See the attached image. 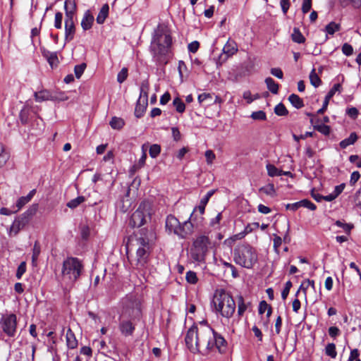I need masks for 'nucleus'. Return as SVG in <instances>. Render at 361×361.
<instances>
[{"label":"nucleus","mask_w":361,"mask_h":361,"mask_svg":"<svg viewBox=\"0 0 361 361\" xmlns=\"http://www.w3.org/2000/svg\"><path fill=\"white\" fill-rule=\"evenodd\" d=\"M172 37L167 27L159 24L154 30L151 44L150 52L154 61L159 66H164L169 62L171 53Z\"/></svg>","instance_id":"1"},{"label":"nucleus","mask_w":361,"mask_h":361,"mask_svg":"<svg viewBox=\"0 0 361 361\" xmlns=\"http://www.w3.org/2000/svg\"><path fill=\"white\" fill-rule=\"evenodd\" d=\"M83 265L81 261L73 257H68L63 262L61 281L66 286H71L79 279Z\"/></svg>","instance_id":"2"},{"label":"nucleus","mask_w":361,"mask_h":361,"mask_svg":"<svg viewBox=\"0 0 361 361\" xmlns=\"http://www.w3.org/2000/svg\"><path fill=\"white\" fill-rule=\"evenodd\" d=\"M235 262L246 269H252L257 262L258 255L254 247L249 244H242L235 248L233 252Z\"/></svg>","instance_id":"3"},{"label":"nucleus","mask_w":361,"mask_h":361,"mask_svg":"<svg viewBox=\"0 0 361 361\" xmlns=\"http://www.w3.org/2000/svg\"><path fill=\"white\" fill-rule=\"evenodd\" d=\"M151 219L152 204L149 201L144 200L132 214L129 220V226L131 228H139L150 221Z\"/></svg>","instance_id":"4"},{"label":"nucleus","mask_w":361,"mask_h":361,"mask_svg":"<svg viewBox=\"0 0 361 361\" xmlns=\"http://www.w3.org/2000/svg\"><path fill=\"white\" fill-rule=\"evenodd\" d=\"M213 302L216 310L220 312L222 317L231 318L233 315L236 306L235 301L230 294L224 290H221L219 297Z\"/></svg>","instance_id":"5"},{"label":"nucleus","mask_w":361,"mask_h":361,"mask_svg":"<svg viewBox=\"0 0 361 361\" xmlns=\"http://www.w3.org/2000/svg\"><path fill=\"white\" fill-rule=\"evenodd\" d=\"M137 244L139 245L136 252L137 265L144 267L147 263L150 253L147 229L142 228L140 230V236L137 238Z\"/></svg>","instance_id":"6"},{"label":"nucleus","mask_w":361,"mask_h":361,"mask_svg":"<svg viewBox=\"0 0 361 361\" xmlns=\"http://www.w3.org/2000/svg\"><path fill=\"white\" fill-rule=\"evenodd\" d=\"M141 316L140 302L133 298H127L123 301V309L120 319L139 321Z\"/></svg>","instance_id":"7"},{"label":"nucleus","mask_w":361,"mask_h":361,"mask_svg":"<svg viewBox=\"0 0 361 361\" xmlns=\"http://www.w3.org/2000/svg\"><path fill=\"white\" fill-rule=\"evenodd\" d=\"M203 220V216H197V214H195V213L192 212L190 218L181 224L179 238L185 239L188 236L190 235L193 233L195 225V226L201 225Z\"/></svg>","instance_id":"8"},{"label":"nucleus","mask_w":361,"mask_h":361,"mask_svg":"<svg viewBox=\"0 0 361 361\" xmlns=\"http://www.w3.org/2000/svg\"><path fill=\"white\" fill-rule=\"evenodd\" d=\"M1 327L4 333L9 337H14L17 329V317L15 314H10L2 318Z\"/></svg>","instance_id":"9"},{"label":"nucleus","mask_w":361,"mask_h":361,"mask_svg":"<svg viewBox=\"0 0 361 361\" xmlns=\"http://www.w3.org/2000/svg\"><path fill=\"white\" fill-rule=\"evenodd\" d=\"M199 330L196 325H192L187 331L186 336L185 338V341L186 346L189 349V350L194 354L201 353L200 350H198V348L196 344L197 338H198Z\"/></svg>","instance_id":"10"},{"label":"nucleus","mask_w":361,"mask_h":361,"mask_svg":"<svg viewBox=\"0 0 361 361\" xmlns=\"http://www.w3.org/2000/svg\"><path fill=\"white\" fill-rule=\"evenodd\" d=\"M238 51V47L235 41L228 40L223 48V53L219 56L217 65H221L226 62L228 59L234 55Z\"/></svg>","instance_id":"11"},{"label":"nucleus","mask_w":361,"mask_h":361,"mask_svg":"<svg viewBox=\"0 0 361 361\" xmlns=\"http://www.w3.org/2000/svg\"><path fill=\"white\" fill-rule=\"evenodd\" d=\"M180 225L179 220L174 215L169 214L166 216L165 228L169 234L173 233L179 238Z\"/></svg>","instance_id":"12"},{"label":"nucleus","mask_w":361,"mask_h":361,"mask_svg":"<svg viewBox=\"0 0 361 361\" xmlns=\"http://www.w3.org/2000/svg\"><path fill=\"white\" fill-rule=\"evenodd\" d=\"M136 321L120 319L119 330L122 335L125 336H132L135 329Z\"/></svg>","instance_id":"13"},{"label":"nucleus","mask_w":361,"mask_h":361,"mask_svg":"<svg viewBox=\"0 0 361 361\" xmlns=\"http://www.w3.org/2000/svg\"><path fill=\"white\" fill-rule=\"evenodd\" d=\"M29 221H28L27 218L25 217V216L20 215L17 216L10 228V235L13 234L16 235L20 230L24 228Z\"/></svg>","instance_id":"14"},{"label":"nucleus","mask_w":361,"mask_h":361,"mask_svg":"<svg viewBox=\"0 0 361 361\" xmlns=\"http://www.w3.org/2000/svg\"><path fill=\"white\" fill-rule=\"evenodd\" d=\"M213 334L214 329L210 326H207L199 331L198 338H197L196 341L198 350H200V347L202 344L207 345L209 337L212 336Z\"/></svg>","instance_id":"15"},{"label":"nucleus","mask_w":361,"mask_h":361,"mask_svg":"<svg viewBox=\"0 0 361 361\" xmlns=\"http://www.w3.org/2000/svg\"><path fill=\"white\" fill-rule=\"evenodd\" d=\"M341 85L339 83L334 84L332 88L329 90L324 98V101L323 102L322 106L319 109L317 114H323L327 109L329 102L330 99L334 97L336 92H341Z\"/></svg>","instance_id":"16"},{"label":"nucleus","mask_w":361,"mask_h":361,"mask_svg":"<svg viewBox=\"0 0 361 361\" xmlns=\"http://www.w3.org/2000/svg\"><path fill=\"white\" fill-rule=\"evenodd\" d=\"M210 245V240L208 236L201 235L197 238L193 242L195 250L199 253H204L207 251L208 246Z\"/></svg>","instance_id":"17"},{"label":"nucleus","mask_w":361,"mask_h":361,"mask_svg":"<svg viewBox=\"0 0 361 361\" xmlns=\"http://www.w3.org/2000/svg\"><path fill=\"white\" fill-rule=\"evenodd\" d=\"M66 13L65 22L74 23L73 17L76 11V4L74 0H66L64 3Z\"/></svg>","instance_id":"18"},{"label":"nucleus","mask_w":361,"mask_h":361,"mask_svg":"<svg viewBox=\"0 0 361 361\" xmlns=\"http://www.w3.org/2000/svg\"><path fill=\"white\" fill-rule=\"evenodd\" d=\"M42 55L45 58L51 68L56 67L59 63L57 52H51L44 47H40Z\"/></svg>","instance_id":"19"},{"label":"nucleus","mask_w":361,"mask_h":361,"mask_svg":"<svg viewBox=\"0 0 361 361\" xmlns=\"http://www.w3.org/2000/svg\"><path fill=\"white\" fill-rule=\"evenodd\" d=\"M214 348H216L220 353L226 352L227 348V341L226 339L219 333L214 330Z\"/></svg>","instance_id":"20"},{"label":"nucleus","mask_w":361,"mask_h":361,"mask_svg":"<svg viewBox=\"0 0 361 361\" xmlns=\"http://www.w3.org/2000/svg\"><path fill=\"white\" fill-rule=\"evenodd\" d=\"M238 304V316L241 317L245 312L251 307L252 304L250 301H246L243 295H238L237 297Z\"/></svg>","instance_id":"21"},{"label":"nucleus","mask_w":361,"mask_h":361,"mask_svg":"<svg viewBox=\"0 0 361 361\" xmlns=\"http://www.w3.org/2000/svg\"><path fill=\"white\" fill-rule=\"evenodd\" d=\"M35 99L36 102H41L47 100L54 101L57 99L56 96H54L51 94V92L47 90H42L39 92H35L34 93Z\"/></svg>","instance_id":"22"},{"label":"nucleus","mask_w":361,"mask_h":361,"mask_svg":"<svg viewBox=\"0 0 361 361\" xmlns=\"http://www.w3.org/2000/svg\"><path fill=\"white\" fill-rule=\"evenodd\" d=\"M94 20V16L90 11L89 10L86 11L81 21V26L82 29L85 31L90 30L93 25Z\"/></svg>","instance_id":"23"},{"label":"nucleus","mask_w":361,"mask_h":361,"mask_svg":"<svg viewBox=\"0 0 361 361\" xmlns=\"http://www.w3.org/2000/svg\"><path fill=\"white\" fill-rule=\"evenodd\" d=\"M75 26L74 23L65 22V44L74 38Z\"/></svg>","instance_id":"24"},{"label":"nucleus","mask_w":361,"mask_h":361,"mask_svg":"<svg viewBox=\"0 0 361 361\" xmlns=\"http://www.w3.org/2000/svg\"><path fill=\"white\" fill-rule=\"evenodd\" d=\"M149 90V84L148 80H143L140 87V97L137 100L139 102H147L148 101V91Z\"/></svg>","instance_id":"25"},{"label":"nucleus","mask_w":361,"mask_h":361,"mask_svg":"<svg viewBox=\"0 0 361 361\" xmlns=\"http://www.w3.org/2000/svg\"><path fill=\"white\" fill-rule=\"evenodd\" d=\"M36 194V189H33L26 196L20 197L16 202L17 211L20 210L24 205L28 203Z\"/></svg>","instance_id":"26"},{"label":"nucleus","mask_w":361,"mask_h":361,"mask_svg":"<svg viewBox=\"0 0 361 361\" xmlns=\"http://www.w3.org/2000/svg\"><path fill=\"white\" fill-rule=\"evenodd\" d=\"M109 11V5L107 4H104L102 6V7L101 8V9L97 16V18H96L97 23L98 24L101 25L104 23L105 20L108 17Z\"/></svg>","instance_id":"27"},{"label":"nucleus","mask_w":361,"mask_h":361,"mask_svg":"<svg viewBox=\"0 0 361 361\" xmlns=\"http://www.w3.org/2000/svg\"><path fill=\"white\" fill-rule=\"evenodd\" d=\"M358 139L356 133L353 132L350 136L340 142L339 145L341 148L345 149L349 145H353Z\"/></svg>","instance_id":"28"},{"label":"nucleus","mask_w":361,"mask_h":361,"mask_svg":"<svg viewBox=\"0 0 361 361\" xmlns=\"http://www.w3.org/2000/svg\"><path fill=\"white\" fill-rule=\"evenodd\" d=\"M67 345L71 349H74L78 345V341L75 338L74 333L69 328L66 333Z\"/></svg>","instance_id":"29"},{"label":"nucleus","mask_w":361,"mask_h":361,"mask_svg":"<svg viewBox=\"0 0 361 361\" xmlns=\"http://www.w3.org/2000/svg\"><path fill=\"white\" fill-rule=\"evenodd\" d=\"M109 125L113 129L120 130L125 126V121L122 118L113 116L109 122Z\"/></svg>","instance_id":"30"},{"label":"nucleus","mask_w":361,"mask_h":361,"mask_svg":"<svg viewBox=\"0 0 361 361\" xmlns=\"http://www.w3.org/2000/svg\"><path fill=\"white\" fill-rule=\"evenodd\" d=\"M288 100L290 102V104L298 109H301L304 106L303 100L295 94H291L288 97Z\"/></svg>","instance_id":"31"},{"label":"nucleus","mask_w":361,"mask_h":361,"mask_svg":"<svg viewBox=\"0 0 361 361\" xmlns=\"http://www.w3.org/2000/svg\"><path fill=\"white\" fill-rule=\"evenodd\" d=\"M265 83L268 90L274 94H278L279 85L276 83L272 78H267L265 79Z\"/></svg>","instance_id":"32"},{"label":"nucleus","mask_w":361,"mask_h":361,"mask_svg":"<svg viewBox=\"0 0 361 361\" xmlns=\"http://www.w3.org/2000/svg\"><path fill=\"white\" fill-rule=\"evenodd\" d=\"M292 40L298 44H302L305 42V37L300 31L299 28L294 27L291 35Z\"/></svg>","instance_id":"33"},{"label":"nucleus","mask_w":361,"mask_h":361,"mask_svg":"<svg viewBox=\"0 0 361 361\" xmlns=\"http://www.w3.org/2000/svg\"><path fill=\"white\" fill-rule=\"evenodd\" d=\"M147 106V102H139V100H137V104H136V106H135V117L137 118H141L145 110H146V108Z\"/></svg>","instance_id":"34"},{"label":"nucleus","mask_w":361,"mask_h":361,"mask_svg":"<svg viewBox=\"0 0 361 361\" xmlns=\"http://www.w3.org/2000/svg\"><path fill=\"white\" fill-rule=\"evenodd\" d=\"M310 81L312 86L318 87L322 84V80L317 74L315 68H313L310 73Z\"/></svg>","instance_id":"35"},{"label":"nucleus","mask_w":361,"mask_h":361,"mask_svg":"<svg viewBox=\"0 0 361 361\" xmlns=\"http://www.w3.org/2000/svg\"><path fill=\"white\" fill-rule=\"evenodd\" d=\"M268 175L271 177L282 176L283 171L277 169L274 165L268 164L266 166Z\"/></svg>","instance_id":"36"},{"label":"nucleus","mask_w":361,"mask_h":361,"mask_svg":"<svg viewBox=\"0 0 361 361\" xmlns=\"http://www.w3.org/2000/svg\"><path fill=\"white\" fill-rule=\"evenodd\" d=\"M173 105L178 113H183L185 110V105L180 98L176 97L173 101Z\"/></svg>","instance_id":"37"},{"label":"nucleus","mask_w":361,"mask_h":361,"mask_svg":"<svg viewBox=\"0 0 361 361\" xmlns=\"http://www.w3.org/2000/svg\"><path fill=\"white\" fill-rule=\"evenodd\" d=\"M30 117V109L27 107H24L20 112L19 118L22 123V124L25 125L29 121Z\"/></svg>","instance_id":"38"},{"label":"nucleus","mask_w":361,"mask_h":361,"mask_svg":"<svg viewBox=\"0 0 361 361\" xmlns=\"http://www.w3.org/2000/svg\"><path fill=\"white\" fill-rule=\"evenodd\" d=\"M325 353L331 358H336L337 355L336 345L333 343H328L325 348Z\"/></svg>","instance_id":"39"},{"label":"nucleus","mask_w":361,"mask_h":361,"mask_svg":"<svg viewBox=\"0 0 361 361\" xmlns=\"http://www.w3.org/2000/svg\"><path fill=\"white\" fill-rule=\"evenodd\" d=\"M85 198L83 196H78V197L71 200L67 203V207L71 209H75L78 207L81 203L85 202Z\"/></svg>","instance_id":"40"},{"label":"nucleus","mask_w":361,"mask_h":361,"mask_svg":"<svg viewBox=\"0 0 361 361\" xmlns=\"http://www.w3.org/2000/svg\"><path fill=\"white\" fill-rule=\"evenodd\" d=\"M314 130L319 131L324 135H329L331 132L330 126L325 124H315L314 125Z\"/></svg>","instance_id":"41"},{"label":"nucleus","mask_w":361,"mask_h":361,"mask_svg":"<svg viewBox=\"0 0 361 361\" xmlns=\"http://www.w3.org/2000/svg\"><path fill=\"white\" fill-rule=\"evenodd\" d=\"M335 225L337 226L339 228H341L343 229V231L347 233V234H350V231L353 228L354 226L351 224H347V223H345L342 221H340V220H337L336 222H335Z\"/></svg>","instance_id":"42"},{"label":"nucleus","mask_w":361,"mask_h":361,"mask_svg":"<svg viewBox=\"0 0 361 361\" xmlns=\"http://www.w3.org/2000/svg\"><path fill=\"white\" fill-rule=\"evenodd\" d=\"M274 113L279 116H286L288 111L283 103L278 104L274 108Z\"/></svg>","instance_id":"43"},{"label":"nucleus","mask_w":361,"mask_h":361,"mask_svg":"<svg viewBox=\"0 0 361 361\" xmlns=\"http://www.w3.org/2000/svg\"><path fill=\"white\" fill-rule=\"evenodd\" d=\"M9 156L5 151L4 145L0 143V168L2 167L8 161Z\"/></svg>","instance_id":"44"},{"label":"nucleus","mask_w":361,"mask_h":361,"mask_svg":"<svg viewBox=\"0 0 361 361\" xmlns=\"http://www.w3.org/2000/svg\"><path fill=\"white\" fill-rule=\"evenodd\" d=\"M38 209V204H33L26 212L21 215L25 216L30 221L32 216H34Z\"/></svg>","instance_id":"45"},{"label":"nucleus","mask_w":361,"mask_h":361,"mask_svg":"<svg viewBox=\"0 0 361 361\" xmlns=\"http://www.w3.org/2000/svg\"><path fill=\"white\" fill-rule=\"evenodd\" d=\"M340 30V25L335 22H331L326 27L325 30L329 35H334L336 31Z\"/></svg>","instance_id":"46"},{"label":"nucleus","mask_w":361,"mask_h":361,"mask_svg":"<svg viewBox=\"0 0 361 361\" xmlns=\"http://www.w3.org/2000/svg\"><path fill=\"white\" fill-rule=\"evenodd\" d=\"M161 152V146L158 144H153L149 147V154L152 158H156Z\"/></svg>","instance_id":"47"},{"label":"nucleus","mask_w":361,"mask_h":361,"mask_svg":"<svg viewBox=\"0 0 361 361\" xmlns=\"http://www.w3.org/2000/svg\"><path fill=\"white\" fill-rule=\"evenodd\" d=\"M128 69L123 67L117 75V82L120 84L123 83L128 78Z\"/></svg>","instance_id":"48"},{"label":"nucleus","mask_w":361,"mask_h":361,"mask_svg":"<svg viewBox=\"0 0 361 361\" xmlns=\"http://www.w3.org/2000/svg\"><path fill=\"white\" fill-rule=\"evenodd\" d=\"M185 279H186L187 282L190 284H195V283H197V282L198 281L197 274L193 271H188L186 273Z\"/></svg>","instance_id":"49"},{"label":"nucleus","mask_w":361,"mask_h":361,"mask_svg":"<svg viewBox=\"0 0 361 361\" xmlns=\"http://www.w3.org/2000/svg\"><path fill=\"white\" fill-rule=\"evenodd\" d=\"M259 191L263 192L267 195L273 196L275 193L274 185L272 183H269L268 185L262 187L259 189Z\"/></svg>","instance_id":"50"},{"label":"nucleus","mask_w":361,"mask_h":361,"mask_svg":"<svg viewBox=\"0 0 361 361\" xmlns=\"http://www.w3.org/2000/svg\"><path fill=\"white\" fill-rule=\"evenodd\" d=\"M86 63H82L79 65H76L74 68V73L75 75V77L77 78H80L82 75L83 74L85 68H86Z\"/></svg>","instance_id":"51"},{"label":"nucleus","mask_w":361,"mask_h":361,"mask_svg":"<svg viewBox=\"0 0 361 361\" xmlns=\"http://www.w3.org/2000/svg\"><path fill=\"white\" fill-rule=\"evenodd\" d=\"M41 248L39 243L36 241L34 244L33 248H32V261L34 263L37 261L39 254H40Z\"/></svg>","instance_id":"52"},{"label":"nucleus","mask_w":361,"mask_h":361,"mask_svg":"<svg viewBox=\"0 0 361 361\" xmlns=\"http://www.w3.org/2000/svg\"><path fill=\"white\" fill-rule=\"evenodd\" d=\"M251 118L254 120L265 121L267 119V115L263 111H257L252 113Z\"/></svg>","instance_id":"53"},{"label":"nucleus","mask_w":361,"mask_h":361,"mask_svg":"<svg viewBox=\"0 0 361 361\" xmlns=\"http://www.w3.org/2000/svg\"><path fill=\"white\" fill-rule=\"evenodd\" d=\"M300 207H303L307 208L312 211H314L317 209V206L307 199H304L300 201Z\"/></svg>","instance_id":"54"},{"label":"nucleus","mask_w":361,"mask_h":361,"mask_svg":"<svg viewBox=\"0 0 361 361\" xmlns=\"http://www.w3.org/2000/svg\"><path fill=\"white\" fill-rule=\"evenodd\" d=\"M25 271H26V262H22L18 267V269L16 271V278L18 279H20L22 278L23 275L25 273Z\"/></svg>","instance_id":"55"},{"label":"nucleus","mask_w":361,"mask_h":361,"mask_svg":"<svg viewBox=\"0 0 361 361\" xmlns=\"http://www.w3.org/2000/svg\"><path fill=\"white\" fill-rule=\"evenodd\" d=\"M221 219H222V214H221V212H219L217 214V215L214 218H212L210 220L209 226L214 228H219V225L220 224Z\"/></svg>","instance_id":"56"},{"label":"nucleus","mask_w":361,"mask_h":361,"mask_svg":"<svg viewBox=\"0 0 361 361\" xmlns=\"http://www.w3.org/2000/svg\"><path fill=\"white\" fill-rule=\"evenodd\" d=\"M63 14L61 12H56L54 18V27L56 29H61L62 27Z\"/></svg>","instance_id":"57"},{"label":"nucleus","mask_w":361,"mask_h":361,"mask_svg":"<svg viewBox=\"0 0 361 361\" xmlns=\"http://www.w3.org/2000/svg\"><path fill=\"white\" fill-rule=\"evenodd\" d=\"M292 286L293 284L290 281H288L286 283L285 287L281 292V298L283 300H286L287 298Z\"/></svg>","instance_id":"58"},{"label":"nucleus","mask_w":361,"mask_h":361,"mask_svg":"<svg viewBox=\"0 0 361 361\" xmlns=\"http://www.w3.org/2000/svg\"><path fill=\"white\" fill-rule=\"evenodd\" d=\"M328 333L331 338L335 339L341 334V330L336 326H331L328 329Z\"/></svg>","instance_id":"59"},{"label":"nucleus","mask_w":361,"mask_h":361,"mask_svg":"<svg viewBox=\"0 0 361 361\" xmlns=\"http://www.w3.org/2000/svg\"><path fill=\"white\" fill-rule=\"evenodd\" d=\"M312 8V0H303L302 4V12L305 14L308 13Z\"/></svg>","instance_id":"60"},{"label":"nucleus","mask_w":361,"mask_h":361,"mask_svg":"<svg viewBox=\"0 0 361 361\" xmlns=\"http://www.w3.org/2000/svg\"><path fill=\"white\" fill-rule=\"evenodd\" d=\"M342 51L345 56H350L353 54V48L350 44L345 43L342 47Z\"/></svg>","instance_id":"61"},{"label":"nucleus","mask_w":361,"mask_h":361,"mask_svg":"<svg viewBox=\"0 0 361 361\" xmlns=\"http://www.w3.org/2000/svg\"><path fill=\"white\" fill-rule=\"evenodd\" d=\"M171 133L174 141L178 142L181 139L180 132L177 127H172Z\"/></svg>","instance_id":"62"},{"label":"nucleus","mask_w":361,"mask_h":361,"mask_svg":"<svg viewBox=\"0 0 361 361\" xmlns=\"http://www.w3.org/2000/svg\"><path fill=\"white\" fill-rule=\"evenodd\" d=\"M200 47V43L197 41H194L190 43L188 46L189 52L196 53Z\"/></svg>","instance_id":"63"},{"label":"nucleus","mask_w":361,"mask_h":361,"mask_svg":"<svg viewBox=\"0 0 361 361\" xmlns=\"http://www.w3.org/2000/svg\"><path fill=\"white\" fill-rule=\"evenodd\" d=\"M354 202L357 207L361 208V188L355 192L354 195Z\"/></svg>","instance_id":"64"}]
</instances>
